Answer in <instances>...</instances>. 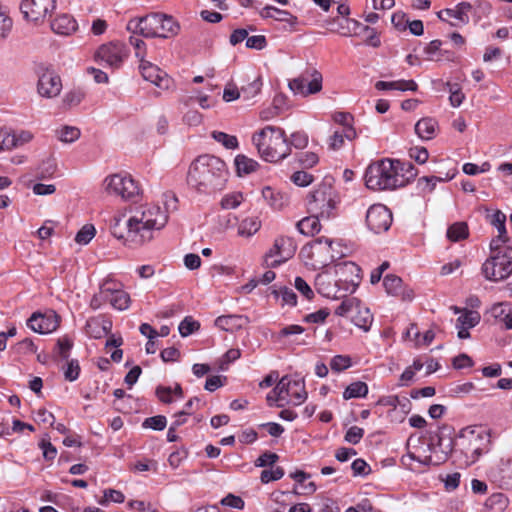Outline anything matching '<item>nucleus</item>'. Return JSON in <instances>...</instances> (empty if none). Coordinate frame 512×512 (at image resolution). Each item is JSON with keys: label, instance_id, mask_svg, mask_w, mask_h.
Segmentation results:
<instances>
[{"label": "nucleus", "instance_id": "nucleus-1", "mask_svg": "<svg viewBox=\"0 0 512 512\" xmlns=\"http://www.w3.org/2000/svg\"><path fill=\"white\" fill-rule=\"evenodd\" d=\"M168 214L158 205H142L127 220L125 215L114 216L110 230L112 235L130 245H142L153 238V231L162 229Z\"/></svg>", "mask_w": 512, "mask_h": 512}, {"label": "nucleus", "instance_id": "nucleus-2", "mask_svg": "<svg viewBox=\"0 0 512 512\" xmlns=\"http://www.w3.org/2000/svg\"><path fill=\"white\" fill-rule=\"evenodd\" d=\"M227 177L226 163L219 157L204 154L191 163L187 183L199 192L211 193L222 189Z\"/></svg>", "mask_w": 512, "mask_h": 512}, {"label": "nucleus", "instance_id": "nucleus-3", "mask_svg": "<svg viewBox=\"0 0 512 512\" xmlns=\"http://www.w3.org/2000/svg\"><path fill=\"white\" fill-rule=\"evenodd\" d=\"M260 156L268 162H278L290 154V146L283 129L266 126L252 137Z\"/></svg>", "mask_w": 512, "mask_h": 512}, {"label": "nucleus", "instance_id": "nucleus-4", "mask_svg": "<svg viewBox=\"0 0 512 512\" xmlns=\"http://www.w3.org/2000/svg\"><path fill=\"white\" fill-rule=\"evenodd\" d=\"M127 30L146 38H168L178 33L179 26L172 16L152 13L141 18L131 19L127 24Z\"/></svg>", "mask_w": 512, "mask_h": 512}, {"label": "nucleus", "instance_id": "nucleus-5", "mask_svg": "<svg viewBox=\"0 0 512 512\" xmlns=\"http://www.w3.org/2000/svg\"><path fill=\"white\" fill-rule=\"evenodd\" d=\"M394 160L383 159L370 164L365 172V184L374 191L392 190L403 187L402 179L397 178Z\"/></svg>", "mask_w": 512, "mask_h": 512}, {"label": "nucleus", "instance_id": "nucleus-6", "mask_svg": "<svg viewBox=\"0 0 512 512\" xmlns=\"http://www.w3.org/2000/svg\"><path fill=\"white\" fill-rule=\"evenodd\" d=\"M333 243V240L328 237L316 238L301 249L300 255L305 260V264L314 269L326 267L336 259L332 248Z\"/></svg>", "mask_w": 512, "mask_h": 512}, {"label": "nucleus", "instance_id": "nucleus-7", "mask_svg": "<svg viewBox=\"0 0 512 512\" xmlns=\"http://www.w3.org/2000/svg\"><path fill=\"white\" fill-rule=\"evenodd\" d=\"M484 277L490 281H502L512 274V247H505L503 253L491 255L482 265Z\"/></svg>", "mask_w": 512, "mask_h": 512}, {"label": "nucleus", "instance_id": "nucleus-8", "mask_svg": "<svg viewBox=\"0 0 512 512\" xmlns=\"http://www.w3.org/2000/svg\"><path fill=\"white\" fill-rule=\"evenodd\" d=\"M272 393L275 394L276 400L295 406L302 404L307 398L304 381L289 376H283L272 389Z\"/></svg>", "mask_w": 512, "mask_h": 512}, {"label": "nucleus", "instance_id": "nucleus-9", "mask_svg": "<svg viewBox=\"0 0 512 512\" xmlns=\"http://www.w3.org/2000/svg\"><path fill=\"white\" fill-rule=\"evenodd\" d=\"M333 194L332 188L325 184L311 192L307 198L309 213L318 215L322 219H329L333 215L336 206Z\"/></svg>", "mask_w": 512, "mask_h": 512}, {"label": "nucleus", "instance_id": "nucleus-10", "mask_svg": "<svg viewBox=\"0 0 512 512\" xmlns=\"http://www.w3.org/2000/svg\"><path fill=\"white\" fill-rule=\"evenodd\" d=\"M105 190L110 195L120 196L124 200H134L140 195L138 183L129 174H113L104 180Z\"/></svg>", "mask_w": 512, "mask_h": 512}, {"label": "nucleus", "instance_id": "nucleus-11", "mask_svg": "<svg viewBox=\"0 0 512 512\" xmlns=\"http://www.w3.org/2000/svg\"><path fill=\"white\" fill-rule=\"evenodd\" d=\"M296 249L297 246L293 238L287 236L278 237L265 254L263 265L267 268H275L292 258Z\"/></svg>", "mask_w": 512, "mask_h": 512}, {"label": "nucleus", "instance_id": "nucleus-12", "mask_svg": "<svg viewBox=\"0 0 512 512\" xmlns=\"http://www.w3.org/2000/svg\"><path fill=\"white\" fill-rule=\"evenodd\" d=\"M129 50L126 45L119 41H112L101 45L95 52V60L100 65L118 69L128 57Z\"/></svg>", "mask_w": 512, "mask_h": 512}, {"label": "nucleus", "instance_id": "nucleus-13", "mask_svg": "<svg viewBox=\"0 0 512 512\" xmlns=\"http://www.w3.org/2000/svg\"><path fill=\"white\" fill-rule=\"evenodd\" d=\"M459 445L466 455L471 454L472 462L486 450L489 442L488 437L483 432H477L471 427L463 428L458 435Z\"/></svg>", "mask_w": 512, "mask_h": 512}, {"label": "nucleus", "instance_id": "nucleus-14", "mask_svg": "<svg viewBox=\"0 0 512 512\" xmlns=\"http://www.w3.org/2000/svg\"><path fill=\"white\" fill-rule=\"evenodd\" d=\"M322 74L316 69H308L298 77L289 81V89L295 94L308 96L322 89Z\"/></svg>", "mask_w": 512, "mask_h": 512}, {"label": "nucleus", "instance_id": "nucleus-15", "mask_svg": "<svg viewBox=\"0 0 512 512\" xmlns=\"http://www.w3.org/2000/svg\"><path fill=\"white\" fill-rule=\"evenodd\" d=\"M56 8V0H21L20 10L25 19L34 23L43 22Z\"/></svg>", "mask_w": 512, "mask_h": 512}, {"label": "nucleus", "instance_id": "nucleus-16", "mask_svg": "<svg viewBox=\"0 0 512 512\" xmlns=\"http://www.w3.org/2000/svg\"><path fill=\"white\" fill-rule=\"evenodd\" d=\"M366 224L375 234L386 232L392 224V213L385 205H372L366 213Z\"/></svg>", "mask_w": 512, "mask_h": 512}, {"label": "nucleus", "instance_id": "nucleus-17", "mask_svg": "<svg viewBox=\"0 0 512 512\" xmlns=\"http://www.w3.org/2000/svg\"><path fill=\"white\" fill-rule=\"evenodd\" d=\"M472 11V3L470 2H460L454 8H446L437 13V17L441 21H448L449 19H454V21L449 22L452 27H462L469 23L470 17L469 14Z\"/></svg>", "mask_w": 512, "mask_h": 512}, {"label": "nucleus", "instance_id": "nucleus-18", "mask_svg": "<svg viewBox=\"0 0 512 512\" xmlns=\"http://www.w3.org/2000/svg\"><path fill=\"white\" fill-rule=\"evenodd\" d=\"M361 268L353 262H344L337 265L336 274L339 275V282L343 290L353 293L360 282Z\"/></svg>", "mask_w": 512, "mask_h": 512}, {"label": "nucleus", "instance_id": "nucleus-19", "mask_svg": "<svg viewBox=\"0 0 512 512\" xmlns=\"http://www.w3.org/2000/svg\"><path fill=\"white\" fill-rule=\"evenodd\" d=\"M140 72L146 81L153 83L161 89H168L172 83L168 74L151 62L141 59Z\"/></svg>", "mask_w": 512, "mask_h": 512}, {"label": "nucleus", "instance_id": "nucleus-20", "mask_svg": "<svg viewBox=\"0 0 512 512\" xmlns=\"http://www.w3.org/2000/svg\"><path fill=\"white\" fill-rule=\"evenodd\" d=\"M37 88L42 97H55L61 92V79L54 71L45 69L39 75Z\"/></svg>", "mask_w": 512, "mask_h": 512}, {"label": "nucleus", "instance_id": "nucleus-21", "mask_svg": "<svg viewBox=\"0 0 512 512\" xmlns=\"http://www.w3.org/2000/svg\"><path fill=\"white\" fill-rule=\"evenodd\" d=\"M59 323L55 314L33 313L27 320V326L34 332L48 334L55 331Z\"/></svg>", "mask_w": 512, "mask_h": 512}, {"label": "nucleus", "instance_id": "nucleus-22", "mask_svg": "<svg viewBox=\"0 0 512 512\" xmlns=\"http://www.w3.org/2000/svg\"><path fill=\"white\" fill-rule=\"evenodd\" d=\"M315 288L326 298H338V292L343 289L339 278L335 280L329 273L322 272L315 277Z\"/></svg>", "mask_w": 512, "mask_h": 512}, {"label": "nucleus", "instance_id": "nucleus-23", "mask_svg": "<svg viewBox=\"0 0 512 512\" xmlns=\"http://www.w3.org/2000/svg\"><path fill=\"white\" fill-rule=\"evenodd\" d=\"M51 30L60 36H70L78 29L77 21L67 13L58 14L50 23Z\"/></svg>", "mask_w": 512, "mask_h": 512}, {"label": "nucleus", "instance_id": "nucleus-24", "mask_svg": "<svg viewBox=\"0 0 512 512\" xmlns=\"http://www.w3.org/2000/svg\"><path fill=\"white\" fill-rule=\"evenodd\" d=\"M112 328V322L100 317H92L85 325L86 334L94 339L106 336Z\"/></svg>", "mask_w": 512, "mask_h": 512}, {"label": "nucleus", "instance_id": "nucleus-25", "mask_svg": "<svg viewBox=\"0 0 512 512\" xmlns=\"http://www.w3.org/2000/svg\"><path fill=\"white\" fill-rule=\"evenodd\" d=\"M259 15L263 19L273 18L276 21L286 22L290 26H295L298 23L296 16L286 10H281L271 5H267L259 11Z\"/></svg>", "mask_w": 512, "mask_h": 512}, {"label": "nucleus", "instance_id": "nucleus-26", "mask_svg": "<svg viewBox=\"0 0 512 512\" xmlns=\"http://www.w3.org/2000/svg\"><path fill=\"white\" fill-rule=\"evenodd\" d=\"M248 319L243 315H222L215 319V326L227 332H234L247 324Z\"/></svg>", "mask_w": 512, "mask_h": 512}, {"label": "nucleus", "instance_id": "nucleus-27", "mask_svg": "<svg viewBox=\"0 0 512 512\" xmlns=\"http://www.w3.org/2000/svg\"><path fill=\"white\" fill-rule=\"evenodd\" d=\"M437 130L438 122L431 117L422 118L415 124V132L422 140L433 139L437 134Z\"/></svg>", "mask_w": 512, "mask_h": 512}, {"label": "nucleus", "instance_id": "nucleus-28", "mask_svg": "<svg viewBox=\"0 0 512 512\" xmlns=\"http://www.w3.org/2000/svg\"><path fill=\"white\" fill-rule=\"evenodd\" d=\"M375 88L380 91L384 90H398V91H416L418 88L414 80H398V81H378Z\"/></svg>", "mask_w": 512, "mask_h": 512}, {"label": "nucleus", "instance_id": "nucleus-29", "mask_svg": "<svg viewBox=\"0 0 512 512\" xmlns=\"http://www.w3.org/2000/svg\"><path fill=\"white\" fill-rule=\"evenodd\" d=\"M320 219L318 215L310 214L297 223V229L303 235L313 236L321 230Z\"/></svg>", "mask_w": 512, "mask_h": 512}, {"label": "nucleus", "instance_id": "nucleus-30", "mask_svg": "<svg viewBox=\"0 0 512 512\" xmlns=\"http://www.w3.org/2000/svg\"><path fill=\"white\" fill-rule=\"evenodd\" d=\"M433 445H435L443 454H445V457H447V455L452 452L455 441L451 436L450 427L444 426L439 430L437 434V441L436 443H433Z\"/></svg>", "mask_w": 512, "mask_h": 512}, {"label": "nucleus", "instance_id": "nucleus-31", "mask_svg": "<svg viewBox=\"0 0 512 512\" xmlns=\"http://www.w3.org/2000/svg\"><path fill=\"white\" fill-rule=\"evenodd\" d=\"M383 286L386 292L392 296H402L403 299L410 298V294L407 296L403 292V281L400 277L388 274L384 277Z\"/></svg>", "mask_w": 512, "mask_h": 512}, {"label": "nucleus", "instance_id": "nucleus-32", "mask_svg": "<svg viewBox=\"0 0 512 512\" xmlns=\"http://www.w3.org/2000/svg\"><path fill=\"white\" fill-rule=\"evenodd\" d=\"M351 321L355 326L367 332L371 327L373 316L368 308L360 307L358 304V308L355 309L351 316Z\"/></svg>", "mask_w": 512, "mask_h": 512}, {"label": "nucleus", "instance_id": "nucleus-33", "mask_svg": "<svg viewBox=\"0 0 512 512\" xmlns=\"http://www.w3.org/2000/svg\"><path fill=\"white\" fill-rule=\"evenodd\" d=\"M394 168L397 170V178L404 180L403 186L407 185L417 176V169L411 162H402L394 160Z\"/></svg>", "mask_w": 512, "mask_h": 512}, {"label": "nucleus", "instance_id": "nucleus-34", "mask_svg": "<svg viewBox=\"0 0 512 512\" xmlns=\"http://www.w3.org/2000/svg\"><path fill=\"white\" fill-rule=\"evenodd\" d=\"M234 164L239 176L250 174L256 171L258 167L257 161L242 154H239L235 157Z\"/></svg>", "mask_w": 512, "mask_h": 512}, {"label": "nucleus", "instance_id": "nucleus-35", "mask_svg": "<svg viewBox=\"0 0 512 512\" xmlns=\"http://www.w3.org/2000/svg\"><path fill=\"white\" fill-rule=\"evenodd\" d=\"M261 227V222L256 216L243 219L238 226L240 236L250 237L254 235Z\"/></svg>", "mask_w": 512, "mask_h": 512}, {"label": "nucleus", "instance_id": "nucleus-36", "mask_svg": "<svg viewBox=\"0 0 512 512\" xmlns=\"http://www.w3.org/2000/svg\"><path fill=\"white\" fill-rule=\"evenodd\" d=\"M447 238L452 242L466 239L469 235L468 225L466 222H456L448 227Z\"/></svg>", "mask_w": 512, "mask_h": 512}, {"label": "nucleus", "instance_id": "nucleus-37", "mask_svg": "<svg viewBox=\"0 0 512 512\" xmlns=\"http://www.w3.org/2000/svg\"><path fill=\"white\" fill-rule=\"evenodd\" d=\"M368 394V386L362 381L351 383L343 392V398L349 400L352 398H363Z\"/></svg>", "mask_w": 512, "mask_h": 512}, {"label": "nucleus", "instance_id": "nucleus-38", "mask_svg": "<svg viewBox=\"0 0 512 512\" xmlns=\"http://www.w3.org/2000/svg\"><path fill=\"white\" fill-rule=\"evenodd\" d=\"M463 314L457 318L456 326H463L468 329L475 327L480 322V314L477 311L463 309Z\"/></svg>", "mask_w": 512, "mask_h": 512}, {"label": "nucleus", "instance_id": "nucleus-39", "mask_svg": "<svg viewBox=\"0 0 512 512\" xmlns=\"http://www.w3.org/2000/svg\"><path fill=\"white\" fill-rule=\"evenodd\" d=\"M491 10L492 7L489 2L477 0L472 4V11L470 13H472L474 22L478 23L483 17H487Z\"/></svg>", "mask_w": 512, "mask_h": 512}, {"label": "nucleus", "instance_id": "nucleus-40", "mask_svg": "<svg viewBox=\"0 0 512 512\" xmlns=\"http://www.w3.org/2000/svg\"><path fill=\"white\" fill-rule=\"evenodd\" d=\"M262 195L274 209H281L284 206L285 201L283 196L279 192H275L272 188L265 187L262 190Z\"/></svg>", "mask_w": 512, "mask_h": 512}, {"label": "nucleus", "instance_id": "nucleus-41", "mask_svg": "<svg viewBox=\"0 0 512 512\" xmlns=\"http://www.w3.org/2000/svg\"><path fill=\"white\" fill-rule=\"evenodd\" d=\"M107 301H109L115 309L122 311L128 309L130 305V296L126 291L119 290Z\"/></svg>", "mask_w": 512, "mask_h": 512}, {"label": "nucleus", "instance_id": "nucleus-42", "mask_svg": "<svg viewBox=\"0 0 512 512\" xmlns=\"http://www.w3.org/2000/svg\"><path fill=\"white\" fill-rule=\"evenodd\" d=\"M211 137L221 143L226 149H236L238 147V140L236 136L229 135L221 131H213Z\"/></svg>", "mask_w": 512, "mask_h": 512}, {"label": "nucleus", "instance_id": "nucleus-43", "mask_svg": "<svg viewBox=\"0 0 512 512\" xmlns=\"http://www.w3.org/2000/svg\"><path fill=\"white\" fill-rule=\"evenodd\" d=\"M272 293L277 298L281 297L282 305L295 306L297 304V295L291 288L286 286L280 287L279 289H274Z\"/></svg>", "mask_w": 512, "mask_h": 512}, {"label": "nucleus", "instance_id": "nucleus-44", "mask_svg": "<svg viewBox=\"0 0 512 512\" xmlns=\"http://www.w3.org/2000/svg\"><path fill=\"white\" fill-rule=\"evenodd\" d=\"M358 308V302L355 298H346L341 304L335 309V314L341 317H351Z\"/></svg>", "mask_w": 512, "mask_h": 512}, {"label": "nucleus", "instance_id": "nucleus-45", "mask_svg": "<svg viewBox=\"0 0 512 512\" xmlns=\"http://www.w3.org/2000/svg\"><path fill=\"white\" fill-rule=\"evenodd\" d=\"M56 133L58 139L65 143H72L80 137V130L73 126H64Z\"/></svg>", "mask_w": 512, "mask_h": 512}, {"label": "nucleus", "instance_id": "nucleus-46", "mask_svg": "<svg viewBox=\"0 0 512 512\" xmlns=\"http://www.w3.org/2000/svg\"><path fill=\"white\" fill-rule=\"evenodd\" d=\"M262 79L261 77L255 78L252 82L248 83L246 86L241 87V93L243 98L246 100L254 98L258 95L262 88Z\"/></svg>", "mask_w": 512, "mask_h": 512}, {"label": "nucleus", "instance_id": "nucleus-47", "mask_svg": "<svg viewBox=\"0 0 512 512\" xmlns=\"http://www.w3.org/2000/svg\"><path fill=\"white\" fill-rule=\"evenodd\" d=\"M512 304L509 302L496 303L491 308V315L500 323L509 316Z\"/></svg>", "mask_w": 512, "mask_h": 512}, {"label": "nucleus", "instance_id": "nucleus-48", "mask_svg": "<svg viewBox=\"0 0 512 512\" xmlns=\"http://www.w3.org/2000/svg\"><path fill=\"white\" fill-rule=\"evenodd\" d=\"M95 234V227L92 224H86L77 232L75 242L80 245H86L94 238Z\"/></svg>", "mask_w": 512, "mask_h": 512}, {"label": "nucleus", "instance_id": "nucleus-49", "mask_svg": "<svg viewBox=\"0 0 512 512\" xmlns=\"http://www.w3.org/2000/svg\"><path fill=\"white\" fill-rule=\"evenodd\" d=\"M14 141L13 131L5 127H0V152L15 148Z\"/></svg>", "mask_w": 512, "mask_h": 512}, {"label": "nucleus", "instance_id": "nucleus-50", "mask_svg": "<svg viewBox=\"0 0 512 512\" xmlns=\"http://www.w3.org/2000/svg\"><path fill=\"white\" fill-rule=\"evenodd\" d=\"M505 222H506V215L500 210H496L490 216V224L493 225L498 230V234H500L501 237L508 236L507 231H506Z\"/></svg>", "mask_w": 512, "mask_h": 512}, {"label": "nucleus", "instance_id": "nucleus-51", "mask_svg": "<svg viewBox=\"0 0 512 512\" xmlns=\"http://www.w3.org/2000/svg\"><path fill=\"white\" fill-rule=\"evenodd\" d=\"M200 324L193 320L192 317H185L179 324L178 330L182 337H187L194 331L198 330Z\"/></svg>", "mask_w": 512, "mask_h": 512}, {"label": "nucleus", "instance_id": "nucleus-52", "mask_svg": "<svg viewBox=\"0 0 512 512\" xmlns=\"http://www.w3.org/2000/svg\"><path fill=\"white\" fill-rule=\"evenodd\" d=\"M352 365L351 358L346 355H336L331 359L330 367L335 372H341Z\"/></svg>", "mask_w": 512, "mask_h": 512}, {"label": "nucleus", "instance_id": "nucleus-53", "mask_svg": "<svg viewBox=\"0 0 512 512\" xmlns=\"http://www.w3.org/2000/svg\"><path fill=\"white\" fill-rule=\"evenodd\" d=\"M167 424V419L163 415L148 417L144 420L142 426L144 428H151L156 431H162Z\"/></svg>", "mask_w": 512, "mask_h": 512}, {"label": "nucleus", "instance_id": "nucleus-54", "mask_svg": "<svg viewBox=\"0 0 512 512\" xmlns=\"http://www.w3.org/2000/svg\"><path fill=\"white\" fill-rule=\"evenodd\" d=\"M67 361V365H66V368L64 370V376H65V379L72 382V381H75L78 377H79V373H80V366H79V363L77 360H66Z\"/></svg>", "mask_w": 512, "mask_h": 512}, {"label": "nucleus", "instance_id": "nucleus-55", "mask_svg": "<svg viewBox=\"0 0 512 512\" xmlns=\"http://www.w3.org/2000/svg\"><path fill=\"white\" fill-rule=\"evenodd\" d=\"M284 476V469L281 467H276L271 470H263L260 475V480L262 483L266 484L271 481H276L281 479Z\"/></svg>", "mask_w": 512, "mask_h": 512}, {"label": "nucleus", "instance_id": "nucleus-56", "mask_svg": "<svg viewBox=\"0 0 512 512\" xmlns=\"http://www.w3.org/2000/svg\"><path fill=\"white\" fill-rule=\"evenodd\" d=\"M15 353L19 355L32 354L36 352V346L29 338H25L14 346Z\"/></svg>", "mask_w": 512, "mask_h": 512}, {"label": "nucleus", "instance_id": "nucleus-57", "mask_svg": "<svg viewBox=\"0 0 512 512\" xmlns=\"http://www.w3.org/2000/svg\"><path fill=\"white\" fill-rule=\"evenodd\" d=\"M278 455L276 453H273V452H264L262 455H260L256 461H255V466L256 467H266V466H273L277 460H278Z\"/></svg>", "mask_w": 512, "mask_h": 512}, {"label": "nucleus", "instance_id": "nucleus-58", "mask_svg": "<svg viewBox=\"0 0 512 512\" xmlns=\"http://www.w3.org/2000/svg\"><path fill=\"white\" fill-rule=\"evenodd\" d=\"M292 182L300 187H306L313 181V176L305 171H297L291 176Z\"/></svg>", "mask_w": 512, "mask_h": 512}, {"label": "nucleus", "instance_id": "nucleus-59", "mask_svg": "<svg viewBox=\"0 0 512 512\" xmlns=\"http://www.w3.org/2000/svg\"><path fill=\"white\" fill-rule=\"evenodd\" d=\"M294 286L307 300L313 299L314 292L303 278L296 277Z\"/></svg>", "mask_w": 512, "mask_h": 512}, {"label": "nucleus", "instance_id": "nucleus-60", "mask_svg": "<svg viewBox=\"0 0 512 512\" xmlns=\"http://www.w3.org/2000/svg\"><path fill=\"white\" fill-rule=\"evenodd\" d=\"M364 435V430L358 426L350 427L345 434V441L351 444H358Z\"/></svg>", "mask_w": 512, "mask_h": 512}, {"label": "nucleus", "instance_id": "nucleus-61", "mask_svg": "<svg viewBox=\"0 0 512 512\" xmlns=\"http://www.w3.org/2000/svg\"><path fill=\"white\" fill-rule=\"evenodd\" d=\"M351 469L355 476H365L368 475L371 471L370 466L366 463L365 460L361 458H358L352 462Z\"/></svg>", "mask_w": 512, "mask_h": 512}, {"label": "nucleus", "instance_id": "nucleus-62", "mask_svg": "<svg viewBox=\"0 0 512 512\" xmlns=\"http://www.w3.org/2000/svg\"><path fill=\"white\" fill-rule=\"evenodd\" d=\"M223 506L235 508V509H243L244 508V501L241 497L236 496L234 494H228L224 498H222L220 502Z\"/></svg>", "mask_w": 512, "mask_h": 512}, {"label": "nucleus", "instance_id": "nucleus-63", "mask_svg": "<svg viewBox=\"0 0 512 512\" xmlns=\"http://www.w3.org/2000/svg\"><path fill=\"white\" fill-rule=\"evenodd\" d=\"M318 160L319 158L314 152H303L298 155L299 163L305 168L313 167Z\"/></svg>", "mask_w": 512, "mask_h": 512}, {"label": "nucleus", "instance_id": "nucleus-64", "mask_svg": "<svg viewBox=\"0 0 512 512\" xmlns=\"http://www.w3.org/2000/svg\"><path fill=\"white\" fill-rule=\"evenodd\" d=\"M38 177L39 178H47L54 174L56 170V164L53 160L48 159L46 161H43L41 165L38 168Z\"/></svg>", "mask_w": 512, "mask_h": 512}]
</instances>
